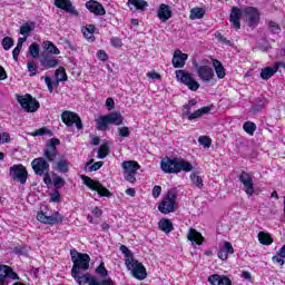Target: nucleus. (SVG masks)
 <instances>
[{
	"mask_svg": "<svg viewBox=\"0 0 285 285\" xmlns=\"http://www.w3.org/2000/svg\"><path fill=\"white\" fill-rule=\"evenodd\" d=\"M173 17V11H170V7L168 4H160L159 10H158V18L160 21H168Z\"/></svg>",
	"mask_w": 285,
	"mask_h": 285,
	"instance_id": "bb28decb",
	"label": "nucleus"
},
{
	"mask_svg": "<svg viewBox=\"0 0 285 285\" xmlns=\"http://www.w3.org/2000/svg\"><path fill=\"white\" fill-rule=\"evenodd\" d=\"M177 206V189H169L166 197L158 206V210L163 215H168V213H175V207Z\"/></svg>",
	"mask_w": 285,
	"mask_h": 285,
	"instance_id": "20e7f679",
	"label": "nucleus"
},
{
	"mask_svg": "<svg viewBox=\"0 0 285 285\" xmlns=\"http://www.w3.org/2000/svg\"><path fill=\"white\" fill-rule=\"evenodd\" d=\"M61 119L68 127L76 124V127L78 130H81V128H83V122H81V118L79 117V115L72 111H68V110L63 111L61 114Z\"/></svg>",
	"mask_w": 285,
	"mask_h": 285,
	"instance_id": "2eb2a0df",
	"label": "nucleus"
},
{
	"mask_svg": "<svg viewBox=\"0 0 285 285\" xmlns=\"http://www.w3.org/2000/svg\"><path fill=\"white\" fill-rule=\"evenodd\" d=\"M14 46V40L10 37H4L2 40V48L3 50H10Z\"/></svg>",
	"mask_w": 285,
	"mask_h": 285,
	"instance_id": "3c124183",
	"label": "nucleus"
},
{
	"mask_svg": "<svg viewBox=\"0 0 285 285\" xmlns=\"http://www.w3.org/2000/svg\"><path fill=\"white\" fill-rule=\"evenodd\" d=\"M213 67L215 69L216 76L218 79H224L226 77V69L224 68V65H222V61L217 59H213Z\"/></svg>",
	"mask_w": 285,
	"mask_h": 285,
	"instance_id": "c85d7f7f",
	"label": "nucleus"
},
{
	"mask_svg": "<svg viewBox=\"0 0 285 285\" xmlns=\"http://www.w3.org/2000/svg\"><path fill=\"white\" fill-rule=\"evenodd\" d=\"M208 282L212 285H233L230 278L225 275L214 274L208 277Z\"/></svg>",
	"mask_w": 285,
	"mask_h": 285,
	"instance_id": "393cba45",
	"label": "nucleus"
},
{
	"mask_svg": "<svg viewBox=\"0 0 285 285\" xmlns=\"http://www.w3.org/2000/svg\"><path fill=\"white\" fill-rule=\"evenodd\" d=\"M109 153H110V147L108 146V144L101 145L98 149V159H106Z\"/></svg>",
	"mask_w": 285,
	"mask_h": 285,
	"instance_id": "ea45409f",
	"label": "nucleus"
},
{
	"mask_svg": "<svg viewBox=\"0 0 285 285\" xmlns=\"http://www.w3.org/2000/svg\"><path fill=\"white\" fill-rule=\"evenodd\" d=\"M95 160L90 159L87 164H86V170H88L89 173H96V170H99V168H101V166H104V161H97L95 164H92Z\"/></svg>",
	"mask_w": 285,
	"mask_h": 285,
	"instance_id": "4c0bfd02",
	"label": "nucleus"
},
{
	"mask_svg": "<svg viewBox=\"0 0 285 285\" xmlns=\"http://www.w3.org/2000/svg\"><path fill=\"white\" fill-rule=\"evenodd\" d=\"M204 14H206L204 8H194L190 10L189 19H191V21L204 19Z\"/></svg>",
	"mask_w": 285,
	"mask_h": 285,
	"instance_id": "f704fd0d",
	"label": "nucleus"
},
{
	"mask_svg": "<svg viewBox=\"0 0 285 285\" xmlns=\"http://www.w3.org/2000/svg\"><path fill=\"white\" fill-rule=\"evenodd\" d=\"M243 130H245L247 135H255V130H257V125H255V122L253 121H246L243 125Z\"/></svg>",
	"mask_w": 285,
	"mask_h": 285,
	"instance_id": "58836bf2",
	"label": "nucleus"
},
{
	"mask_svg": "<svg viewBox=\"0 0 285 285\" xmlns=\"http://www.w3.org/2000/svg\"><path fill=\"white\" fill-rule=\"evenodd\" d=\"M69 166L70 164L66 159H59L57 161V170H59V173H68Z\"/></svg>",
	"mask_w": 285,
	"mask_h": 285,
	"instance_id": "37998d69",
	"label": "nucleus"
},
{
	"mask_svg": "<svg viewBox=\"0 0 285 285\" xmlns=\"http://www.w3.org/2000/svg\"><path fill=\"white\" fill-rule=\"evenodd\" d=\"M158 226L160 228V230H163V233H166L168 235V233H173V222H170V219H161L158 223Z\"/></svg>",
	"mask_w": 285,
	"mask_h": 285,
	"instance_id": "72a5a7b5",
	"label": "nucleus"
},
{
	"mask_svg": "<svg viewBox=\"0 0 285 285\" xmlns=\"http://www.w3.org/2000/svg\"><path fill=\"white\" fill-rule=\"evenodd\" d=\"M110 43L114 48H121V46H124V42H121V40L117 37H112L110 39Z\"/></svg>",
	"mask_w": 285,
	"mask_h": 285,
	"instance_id": "4d7b16f0",
	"label": "nucleus"
},
{
	"mask_svg": "<svg viewBox=\"0 0 285 285\" xmlns=\"http://www.w3.org/2000/svg\"><path fill=\"white\" fill-rule=\"evenodd\" d=\"M160 168L163 173H166L167 175H179V173H191L194 170L195 166H193V163L181 158V157H175V158H164L160 161Z\"/></svg>",
	"mask_w": 285,
	"mask_h": 285,
	"instance_id": "f257e3e1",
	"label": "nucleus"
},
{
	"mask_svg": "<svg viewBox=\"0 0 285 285\" xmlns=\"http://www.w3.org/2000/svg\"><path fill=\"white\" fill-rule=\"evenodd\" d=\"M28 41V37L19 38L17 47L12 51V57L14 61H19V55H21V48H23V43Z\"/></svg>",
	"mask_w": 285,
	"mask_h": 285,
	"instance_id": "7c9ffc66",
	"label": "nucleus"
},
{
	"mask_svg": "<svg viewBox=\"0 0 285 285\" xmlns=\"http://www.w3.org/2000/svg\"><path fill=\"white\" fill-rule=\"evenodd\" d=\"M71 262L73 266L71 268V277H77V273L81 271H88L90 268V256L88 254L78 253L77 249H70Z\"/></svg>",
	"mask_w": 285,
	"mask_h": 285,
	"instance_id": "7ed1b4c3",
	"label": "nucleus"
},
{
	"mask_svg": "<svg viewBox=\"0 0 285 285\" xmlns=\"http://www.w3.org/2000/svg\"><path fill=\"white\" fill-rule=\"evenodd\" d=\"M80 179H82V183L87 188H90V190H96L100 197H110V191L104 187V185L97 180H94L92 178L81 175Z\"/></svg>",
	"mask_w": 285,
	"mask_h": 285,
	"instance_id": "0eeeda50",
	"label": "nucleus"
},
{
	"mask_svg": "<svg viewBox=\"0 0 285 285\" xmlns=\"http://www.w3.org/2000/svg\"><path fill=\"white\" fill-rule=\"evenodd\" d=\"M9 175L13 181L26 184L28 181V169L23 165H13L9 169Z\"/></svg>",
	"mask_w": 285,
	"mask_h": 285,
	"instance_id": "9d476101",
	"label": "nucleus"
},
{
	"mask_svg": "<svg viewBox=\"0 0 285 285\" xmlns=\"http://www.w3.org/2000/svg\"><path fill=\"white\" fill-rule=\"evenodd\" d=\"M43 135H48L49 137H52V132L46 127L37 129L31 134L32 137H42Z\"/></svg>",
	"mask_w": 285,
	"mask_h": 285,
	"instance_id": "de8ad7c7",
	"label": "nucleus"
},
{
	"mask_svg": "<svg viewBox=\"0 0 285 285\" xmlns=\"http://www.w3.org/2000/svg\"><path fill=\"white\" fill-rule=\"evenodd\" d=\"M10 141V134H0V144H8Z\"/></svg>",
	"mask_w": 285,
	"mask_h": 285,
	"instance_id": "0e129e2a",
	"label": "nucleus"
},
{
	"mask_svg": "<svg viewBox=\"0 0 285 285\" xmlns=\"http://www.w3.org/2000/svg\"><path fill=\"white\" fill-rule=\"evenodd\" d=\"M86 8L87 10H89V12H92L98 17H104V14H106V9L104 8V6L96 0H90L86 2Z\"/></svg>",
	"mask_w": 285,
	"mask_h": 285,
	"instance_id": "aec40b11",
	"label": "nucleus"
},
{
	"mask_svg": "<svg viewBox=\"0 0 285 285\" xmlns=\"http://www.w3.org/2000/svg\"><path fill=\"white\" fill-rule=\"evenodd\" d=\"M120 252L125 255V262H132L135 258L132 256V252L126 247V245L120 246Z\"/></svg>",
	"mask_w": 285,
	"mask_h": 285,
	"instance_id": "09e8293b",
	"label": "nucleus"
},
{
	"mask_svg": "<svg viewBox=\"0 0 285 285\" xmlns=\"http://www.w3.org/2000/svg\"><path fill=\"white\" fill-rule=\"evenodd\" d=\"M269 30L274 35H279V32H282V28H279V24L275 21H269Z\"/></svg>",
	"mask_w": 285,
	"mask_h": 285,
	"instance_id": "5fc2aeb1",
	"label": "nucleus"
},
{
	"mask_svg": "<svg viewBox=\"0 0 285 285\" xmlns=\"http://www.w3.org/2000/svg\"><path fill=\"white\" fill-rule=\"evenodd\" d=\"M42 48L46 50L49 55H60L61 51H59V48L52 43V41H43Z\"/></svg>",
	"mask_w": 285,
	"mask_h": 285,
	"instance_id": "2f4dec72",
	"label": "nucleus"
},
{
	"mask_svg": "<svg viewBox=\"0 0 285 285\" xmlns=\"http://www.w3.org/2000/svg\"><path fill=\"white\" fill-rule=\"evenodd\" d=\"M97 57L100 61H107L108 60V55L104 50H99L97 52Z\"/></svg>",
	"mask_w": 285,
	"mask_h": 285,
	"instance_id": "69168bd1",
	"label": "nucleus"
},
{
	"mask_svg": "<svg viewBox=\"0 0 285 285\" xmlns=\"http://www.w3.org/2000/svg\"><path fill=\"white\" fill-rule=\"evenodd\" d=\"M258 242L259 244H263V246H271V244H273V237L268 233L259 232Z\"/></svg>",
	"mask_w": 285,
	"mask_h": 285,
	"instance_id": "473e14b6",
	"label": "nucleus"
},
{
	"mask_svg": "<svg viewBox=\"0 0 285 285\" xmlns=\"http://www.w3.org/2000/svg\"><path fill=\"white\" fill-rule=\"evenodd\" d=\"M208 112H210V107H203L194 112L186 111L185 115L188 117L189 121H193V119H199V117L208 115Z\"/></svg>",
	"mask_w": 285,
	"mask_h": 285,
	"instance_id": "cd10ccee",
	"label": "nucleus"
},
{
	"mask_svg": "<svg viewBox=\"0 0 285 285\" xmlns=\"http://www.w3.org/2000/svg\"><path fill=\"white\" fill-rule=\"evenodd\" d=\"M151 194H153V197L157 199V197L161 195V186L159 185L154 186Z\"/></svg>",
	"mask_w": 285,
	"mask_h": 285,
	"instance_id": "e2e57ef3",
	"label": "nucleus"
},
{
	"mask_svg": "<svg viewBox=\"0 0 285 285\" xmlns=\"http://www.w3.org/2000/svg\"><path fill=\"white\" fill-rule=\"evenodd\" d=\"M122 126L124 125V116L119 111H114L108 115L99 116L96 119V128L97 130H101L106 132L109 130V126Z\"/></svg>",
	"mask_w": 285,
	"mask_h": 285,
	"instance_id": "f03ea898",
	"label": "nucleus"
},
{
	"mask_svg": "<svg viewBox=\"0 0 285 285\" xmlns=\"http://www.w3.org/2000/svg\"><path fill=\"white\" fill-rule=\"evenodd\" d=\"M176 79L180 83H184L185 86H187V88L189 90H193L194 92L199 90V82H197V80H195V78L193 77V73H188L184 70H177Z\"/></svg>",
	"mask_w": 285,
	"mask_h": 285,
	"instance_id": "6e6552de",
	"label": "nucleus"
},
{
	"mask_svg": "<svg viewBox=\"0 0 285 285\" xmlns=\"http://www.w3.org/2000/svg\"><path fill=\"white\" fill-rule=\"evenodd\" d=\"M42 177H43V181H45L46 186L52 185V178L50 177V171L42 174Z\"/></svg>",
	"mask_w": 285,
	"mask_h": 285,
	"instance_id": "052dcab7",
	"label": "nucleus"
},
{
	"mask_svg": "<svg viewBox=\"0 0 285 285\" xmlns=\"http://www.w3.org/2000/svg\"><path fill=\"white\" fill-rule=\"evenodd\" d=\"M82 35L88 41H95V26L89 24L82 29Z\"/></svg>",
	"mask_w": 285,
	"mask_h": 285,
	"instance_id": "e433bc0d",
	"label": "nucleus"
},
{
	"mask_svg": "<svg viewBox=\"0 0 285 285\" xmlns=\"http://www.w3.org/2000/svg\"><path fill=\"white\" fill-rule=\"evenodd\" d=\"M63 184H66V180H63V178H61L59 176L53 179V186L57 189L61 188V186H63Z\"/></svg>",
	"mask_w": 285,
	"mask_h": 285,
	"instance_id": "bf43d9fd",
	"label": "nucleus"
},
{
	"mask_svg": "<svg viewBox=\"0 0 285 285\" xmlns=\"http://www.w3.org/2000/svg\"><path fill=\"white\" fill-rule=\"evenodd\" d=\"M106 107L108 108V110L115 109V99H112V98H107V100H106Z\"/></svg>",
	"mask_w": 285,
	"mask_h": 285,
	"instance_id": "338daca9",
	"label": "nucleus"
},
{
	"mask_svg": "<svg viewBox=\"0 0 285 285\" xmlns=\"http://www.w3.org/2000/svg\"><path fill=\"white\" fill-rule=\"evenodd\" d=\"M238 179L240 184H243L244 193H246V195H248L249 197H253V195H255V183L253 181V174L242 171Z\"/></svg>",
	"mask_w": 285,
	"mask_h": 285,
	"instance_id": "9b49d317",
	"label": "nucleus"
},
{
	"mask_svg": "<svg viewBox=\"0 0 285 285\" xmlns=\"http://www.w3.org/2000/svg\"><path fill=\"white\" fill-rule=\"evenodd\" d=\"M191 184L196 186V188H204V179L202 176L197 174H190Z\"/></svg>",
	"mask_w": 285,
	"mask_h": 285,
	"instance_id": "79ce46f5",
	"label": "nucleus"
},
{
	"mask_svg": "<svg viewBox=\"0 0 285 285\" xmlns=\"http://www.w3.org/2000/svg\"><path fill=\"white\" fill-rule=\"evenodd\" d=\"M125 266L127 267V271H130V274L135 279H138L139 282H144L148 277V272L146 271V266H144L142 263H139V261H125Z\"/></svg>",
	"mask_w": 285,
	"mask_h": 285,
	"instance_id": "39448f33",
	"label": "nucleus"
},
{
	"mask_svg": "<svg viewBox=\"0 0 285 285\" xmlns=\"http://www.w3.org/2000/svg\"><path fill=\"white\" fill-rule=\"evenodd\" d=\"M141 168L139 166L138 161L135 160H126L122 163V169H124V177L125 181H128L129 184H136L137 183V171Z\"/></svg>",
	"mask_w": 285,
	"mask_h": 285,
	"instance_id": "423d86ee",
	"label": "nucleus"
},
{
	"mask_svg": "<svg viewBox=\"0 0 285 285\" xmlns=\"http://www.w3.org/2000/svg\"><path fill=\"white\" fill-rule=\"evenodd\" d=\"M56 80L57 81H68V75H66V69L60 67L56 70Z\"/></svg>",
	"mask_w": 285,
	"mask_h": 285,
	"instance_id": "c03bdc74",
	"label": "nucleus"
},
{
	"mask_svg": "<svg viewBox=\"0 0 285 285\" xmlns=\"http://www.w3.org/2000/svg\"><path fill=\"white\" fill-rule=\"evenodd\" d=\"M55 6L60 10H65V12H69L71 17H79V11L75 9L70 0H55Z\"/></svg>",
	"mask_w": 285,
	"mask_h": 285,
	"instance_id": "6ab92c4d",
	"label": "nucleus"
},
{
	"mask_svg": "<svg viewBox=\"0 0 285 285\" xmlns=\"http://www.w3.org/2000/svg\"><path fill=\"white\" fill-rule=\"evenodd\" d=\"M32 30H35V23H24L22 27H20V35L29 37Z\"/></svg>",
	"mask_w": 285,
	"mask_h": 285,
	"instance_id": "a19ab883",
	"label": "nucleus"
},
{
	"mask_svg": "<svg viewBox=\"0 0 285 285\" xmlns=\"http://www.w3.org/2000/svg\"><path fill=\"white\" fill-rule=\"evenodd\" d=\"M235 248H233V244L230 242H225L224 245L218 250V258L223 262L228 259V255H234Z\"/></svg>",
	"mask_w": 285,
	"mask_h": 285,
	"instance_id": "5701e85b",
	"label": "nucleus"
},
{
	"mask_svg": "<svg viewBox=\"0 0 285 285\" xmlns=\"http://www.w3.org/2000/svg\"><path fill=\"white\" fill-rule=\"evenodd\" d=\"M37 219L38 222H41V224H49L52 226L55 224H61L63 222V216L59 214V212H55L50 216H47L43 214V212H40L37 214Z\"/></svg>",
	"mask_w": 285,
	"mask_h": 285,
	"instance_id": "dca6fc26",
	"label": "nucleus"
},
{
	"mask_svg": "<svg viewBox=\"0 0 285 285\" xmlns=\"http://www.w3.org/2000/svg\"><path fill=\"white\" fill-rule=\"evenodd\" d=\"M245 17L247 18L249 28H255L259 23V11L254 7H247L245 9Z\"/></svg>",
	"mask_w": 285,
	"mask_h": 285,
	"instance_id": "a211bd4d",
	"label": "nucleus"
},
{
	"mask_svg": "<svg viewBox=\"0 0 285 285\" xmlns=\"http://www.w3.org/2000/svg\"><path fill=\"white\" fill-rule=\"evenodd\" d=\"M196 72L199 79H202V81H204L205 83L213 81V77H215V71H213V68L208 66L197 67Z\"/></svg>",
	"mask_w": 285,
	"mask_h": 285,
	"instance_id": "f3484780",
	"label": "nucleus"
},
{
	"mask_svg": "<svg viewBox=\"0 0 285 285\" xmlns=\"http://www.w3.org/2000/svg\"><path fill=\"white\" fill-rule=\"evenodd\" d=\"M131 6H135L137 10H146L148 8V2L144 0H128Z\"/></svg>",
	"mask_w": 285,
	"mask_h": 285,
	"instance_id": "49530a36",
	"label": "nucleus"
},
{
	"mask_svg": "<svg viewBox=\"0 0 285 285\" xmlns=\"http://www.w3.org/2000/svg\"><path fill=\"white\" fill-rule=\"evenodd\" d=\"M50 200L56 204L59 203L61 200V194H59V191L56 190L55 193L51 194Z\"/></svg>",
	"mask_w": 285,
	"mask_h": 285,
	"instance_id": "680f3d73",
	"label": "nucleus"
},
{
	"mask_svg": "<svg viewBox=\"0 0 285 285\" xmlns=\"http://www.w3.org/2000/svg\"><path fill=\"white\" fill-rule=\"evenodd\" d=\"M96 273L100 275V277H108V269H106V265L104 263H100L96 268Z\"/></svg>",
	"mask_w": 285,
	"mask_h": 285,
	"instance_id": "864d4df0",
	"label": "nucleus"
},
{
	"mask_svg": "<svg viewBox=\"0 0 285 285\" xmlns=\"http://www.w3.org/2000/svg\"><path fill=\"white\" fill-rule=\"evenodd\" d=\"M118 132L120 137H130V129L128 127L118 128Z\"/></svg>",
	"mask_w": 285,
	"mask_h": 285,
	"instance_id": "13d9d810",
	"label": "nucleus"
},
{
	"mask_svg": "<svg viewBox=\"0 0 285 285\" xmlns=\"http://www.w3.org/2000/svg\"><path fill=\"white\" fill-rule=\"evenodd\" d=\"M31 168L35 175H38V177H43L46 173H50V164H48V160H46L43 157L35 158L31 161Z\"/></svg>",
	"mask_w": 285,
	"mask_h": 285,
	"instance_id": "f8f14e48",
	"label": "nucleus"
},
{
	"mask_svg": "<svg viewBox=\"0 0 285 285\" xmlns=\"http://www.w3.org/2000/svg\"><path fill=\"white\" fill-rule=\"evenodd\" d=\"M13 253H16V255H28V247L27 246H17L13 248Z\"/></svg>",
	"mask_w": 285,
	"mask_h": 285,
	"instance_id": "6e6d98bb",
	"label": "nucleus"
},
{
	"mask_svg": "<svg viewBox=\"0 0 285 285\" xmlns=\"http://www.w3.org/2000/svg\"><path fill=\"white\" fill-rule=\"evenodd\" d=\"M19 281V275L8 265L0 264V285H8L10 281Z\"/></svg>",
	"mask_w": 285,
	"mask_h": 285,
	"instance_id": "4468645a",
	"label": "nucleus"
},
{
	"mask_svg": "<svg viewBox=\"0 0 285 285\" xmlns=\"http://www.w3.org/2000/svg\"><path fill=\"white\" fill-rule=\"evenodd\" d=\"M100 285H117V284H115V281H112V278H106L100 282Z\"/></svg>",
	"mask_w": 285,
	"mask_h": 285,
	"instance_id": "774afa93",
	"label": "nucleus"
},
{
	"mask_svg": "<svg viewBox=\"0 0 285 285\" xmlns=\"http://www.w3.org/2000/svg\"><path fill=\"white\" fill-rule=\"evenodd\" d=\"M60 144L61 140L57 138L49 139V141L47 142V147L43 149V159H47V163L55 161V159H57V155L59 154L57 151V146H59Z\"/></svg>",
	"mask_w": 285,
	"mask_h": 285,
	"instance_id": "ddd939ff",
	"label": "nucleus"
},
{
	"mask_svg": "<svg viewBox=\"0 0 285 285\" xmlns=\"http://www.w3.org/2000/svg\"><path fill=\"white\" fill-rule=\"evenodd\" d=\"M240 19H242V9L237 7H233L232 12L229 14V21L233 24V28H235V30H239V28H242Z\"/></svg>",
	"mask_w": 285,
	"mask_h": 285,
	"instance_id": "4be33fe9",
	"label": "nucleus"
},
{
	"mask_svg": "<svg viewBox=\"0 0 285 285\" xmlns=\"http://www.w3.org/2000/svg\"><path fill=\"white\" fill-rule=\"evenodd\" d=\"M187 239L191 242L193 246H195V244H197L198 246H202L204 244V236H202V233L193 228L189 229L187 234Z\"/></svg>",
	"mask_w": 285,
	"mask_h": 285,
	"instance_id": "a878e982",
	"label": "nucleus"
},
{
	"mask_svg": "<svg viewBox=\"0 0 285 285\" xmlns=\"http://www.w3.org/2000/svg\"><path fill=\"white\" fill-rule=\"evenodd\" d=\"M186 61H188V55L181 52V50H176L174 52V57L171 59L174 68H184V66H186Z\"/></svg>",
	"mask_w": 285,
	"mask_h": 285,
	"instance_id": "412c9836",
	"label": "nucleus"
},
{
	"mask_svg": "<svg viewBox=\"0 0 285 285\" xmlns=\"http://www.w3.org/2000/svg\"><path fill=\"white\" fill-rule=\"evenodd\" d=\"M73 279H76L77 284L79 285H91L97 282V278L95 276H91L90 274H82L77 273L76 276H72Z\"/></svg>",
	"mask_w": 285,
	"mask_h": 285,
	"instance_id": "b1692460",
	"label": "nucleus"
},
{
	"mask_svg": "<svg viewBox=\"0 0 285 285\" xmlns=\"http://www.w3.org/2000/svg\"><path fill=\"white\" fill-rule=\"evenodd\" d=\"M27 68H28V71L30 72L29 73L30 77H35L37 72H39V68H37V63L35 62V60H29L27 62Z\"/></svg>",
	"mask_w": 285,
	"mask_h": 285,
	"instance_id": "a18cd8bd",
	"label": "nucleus"
},
{
	"mask_svg": "<svg viewBox=\"0 0 285 285\" xmlns=\"http://www.w3.org/2000/svg\"><path fill=\"white\" fill-rule=\"evenodd\" d=\"M198 144L200 146H204V148H210L212 141H210V138H208V136H200L198 138Z\"/></svg>",
	"mask_w": 285,
	"mask_h": 285,
	"instance_id": "603ef678",
	"label": "nucleus"
},
{
	"mask_svg": "<svg viewBox=\"0 0 285 285\" xmlns=\"http://www.w3.org/2000/svg\"><path fill=\"white\" fill-rule=\"evenodd\" d=\"M29 55L33 57V59H38L39 57V46L37 42H33L29 46Z\"/></svg>",
	"mask_w": 285,
	"mask_h": 285,
	"instance_id": "8fccbe9b",
	"label": "nucleus"
},
{
	"mask_svg": "<svg viewBox=\"0 0 285 285\" xmlns=\"http://www.w3.org/2000/svg\"><path fill=\"white\" fill-rule=\"evenodd\" d=\"M18 102L20 104L22 110H26V112H37L40 107L39 100L32 98L29 94L18 96Z\"/></svg>",
	"mask_w": 285,
	"mask_h": 285,
	"instance_id": "1a4fd4ad",
	"label": "nucleus"
},
{
	"mask_svg": "<svg viewBox=\"0 0 285 285\" xmlns=\"http://www.w3.org/2000/svg\"><path fill=\"white\" fill-rule=\"evenodd\" d=\"M275 73H277V66L265 67L261 70V79L268 81V79H271Z\"/></svg>",
	"mask_w": 285,
	"mask_h": 285,
	"instance_id": "c756f323",
	"label": "nucleus"
},
{
	"mask_svg": "<svg viewBox=\"0 0 285 285\" xmlns=\"http://www.w3.org/2000/svg\"><path fill=\"white\" fill-rule=\"evenodd\" d=\"M41 66L43 68L50 69V68H56V66H59V60H57V58H48L45 57L41 61H40Z\"/></svg>",
	"mask_w": 285,
	"mask_h": 285,
	"instance_id": "c9c22d12",
	"label": "nucleus"
}]
</instances>
